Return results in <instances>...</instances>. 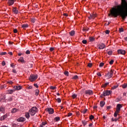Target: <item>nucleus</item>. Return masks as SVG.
<instances>
[{
  "instance_id": "7",
  "label": "nucleus",
  "mask_w": 127,
  "mask_h": 127,
  "mask_svg": "<svg viewBox=\"0 0 127 127\" xmlns=\"http://www.w3.org/2000/svg\"><path fill=\"white\" fill-rule=\"evenodd\" d=\"M46 111L47 112H48L49 114H50V115H52V114H53V113H54V110H53V109L52 108H47L46 109Z\"/></svg>"
},
{
  "instance_id": "36",
  "label": "nucleus",
  "mask_w": 127,
  "mask_h": 127,
  "mask_svg": "<svg viewBox=\"0 0 127 127\" xmlns=\"http://www.w3.org/2000/svg\"><path fill=\"white\" fill-rule=\"evenodd\" d=\"M113 64H114V60H111V61L109 62V64H110V65H113Z\"/></svg>"
},
{
  "instance_id": "22",
  "label": "nucleus",
  "mask_w": 127,
  "mask_h": 127,
  "mask_svg": "<svg viewBox=\"0 0 127 127\" xmlns=\"http://www.w3.org/2000/svg\"><path fill=\"white\" fill-rule=\"evenodd\" d=\"M21 26L22 28H27V27H28V25L27 24H24L22 25Z\"/></svg>"
},
{
  "instance_id": "50",
  "label": "nucleus",
  "mask_w": 127,
  "mask_h": 127,
  "mask_svg": "<svg viewBox=\"0 0 127 127\" xmlns=\"http://www.w3.org/2000/svg\"><path fill=\"white\" fill-rule=\"evenodd\" d=\"M14 33H17V29H15L13 30Z\"/></svg>"
},
{
  "instance_id": "1",
  "label": "nucleus",
  "mask_w": 127,
  "mask_h": 127,
  "mask_svg": "<svg viewBox=\"0 0 127 127\" xmlns=\"http://www.w3.org/2000/svg\"><path fill=\"white\" fill-rule=\"evenodd\" d=\"M114 17L120 16L123 20L127 17V2L126 0H122L121 4L113 7L110 11V14Z\"/></svg>"
},
{
  "instance_id": "4",
  "label": "nucleus",
  "mask_w": 127,
  "mask_h": 127,
  "mask_svg": "<svg viewBox=\"0 0 127 127\" xmlns=\"http://www.w3.org/2000/svg\"><path fill=\"white\" fill-rule=\"evenodd\" d=\"M113 75H114V71L111 69L110 71L108 72L106 75H105V77L107 78V79H111Z\"/></svg>"
},
{
  "instance_id": "45",
  "label": "nucleus",
  "mask_w": 127,
  "mask_h": 127,
  "mask_svg": "<svg viewBox=\"0 0 127 127\" xmlns=\"http://www.w3.org/2000/svg\"><path fill=\"white\" fill-rule=\"evenodd\" d=\"M120 32H124V28H122L119 29Z\"/></svg>"
},
{
  "instance_id": "27",
  "label": "nucleus",
  "mask_w": 127,
  "mask_h": 127,
  "mask_svg": "<svg viewBox=\"0 0 127 127\" xmlns=\"http://www.w3.org/2000/svg\"><path fill=\"white\" fill-rule=\"evenodd\" d=\"M38 95H39V90L38 89H36L35 90V95L38 96Z\"/></svg>"
},
{
  "instance_id": "51",
  "label": "nucleus",
  "mask_w": 127,
  "mask_h": 127,
  "mask_svg": "<svg viewBox=\"0 0 127 127\" xmlns=\"http://www.w3.org/2000/svg\"><path fill=\"white\" fill-rule=\"evenodd\" d=\"M31 21H32V22H33V23H34V22H35V19L32 18V19H31Z\"/></svg>"
},
{
  "instance_id": "54",
  "label": "nucleus",
  "mask_w": 127,
  "mask_h": 127,
  "mask_svg": "<svg viewBox=\"0 0 127 127\" xmlns=\"http://www.w3.org/2000/svg\"><path fill=\"white\" fill-rule=\"evenodd\" d=\"M34 87H36V88H38V85L36 83L34 84Z\"/></svg>"
},
{
  "instance_id": "42",
  "label": "nucleus",
  "mask_w": 127,
  "mask_h": 127,
  "mask_svg": "<svg viewBox=\"0 0 127 127\" xmlns=\"http://www.w3.org/2000/svg\"><path fill=\"white\" fill-rule=\"evenodd\" d=\"M97 75L98 77H102V74L100 73L99 72L97 73Z\"/></svg>"
},
{
  "instance_id": "48",
  "label": "nucleus",
  "mask_w": 127,
  "mask_h": 127,
  "mask_svg": "<svg viewBox=\"0 0 127 127\" xmlns=\"http://www.w3.org/2000/svg\"><path fill=\"white\" fill-rule=\"evenodd\" d=\"M105 33L106 34H109L110 33V31H109V30H107L105 31Z\"/></svg>"
},
{
  "instance_id": "30",
  "label": "nucleus",
  "mask_w": 127,
  "mask_h": 127,
  "mask_svg": "<svg viewBox=\"0 0 127 127\" xmlns=\"http://www.w3.org/2000/svg\"><path fill=\"white\" fill-rule=\"evenodd\" d=\"M0 112H2V113H3L4 112V108L2 107H0Z\"/></svg>"
},
{
  "instance_id": "55",
  "label": "nucleus",
  "mask_w": 127,
  "mask_h": 127,
  "mask_svg": "<svg viewBox=\"0 0 127 127\" xmlns=\"http://www.w3.org/2000/svg\"><path fill=\"white\" fill-rule=\"evenodd\" d=\"M5 62H4V61H3L2 62V66H5Z\"/></svg>"
},
{
  "instance_id": "10",
  "label": "nucleus",
  "mask_w": 127,
  "mask_h": 127,
  "mask_svg": "<svg viewBox=\"0 0 127 127\" xmlns=\"http://www.w3.org/2000/svg\"><path fill=\"white\" fill-rule=\"evenodd\" d=\"M21 86L20 85H18V86H14L13 87V89H14V91H18L19 90H21Z\"/></svg>"
},
{
  "instance_id": "12",
  "label": "nucleus",
  "mask_w": 127,
  "mask_h": 127,
  "mask_svg": "<svg viewBox=\"0 0 127 127\" xmlns=\"http://www.w3.org/2000/svg\"><path fill=\"white\" fill-rule=\"evenodd\" d=\"M97 16L96 14L91 13L90 14V16L88 17L89 19H94Z\"/></svg>"
},
{
  "instance_id": "53",
  "label": "nucleus",
  "mask_w": 127,
  "mask_h": 127,
  "mask_svg": "<svg viewBox=\"0 0 127 127\" xmlns=\"http://www.w3.org/2000/svg\"><path fill=\"white\" fill-rule=\"evenodd\" d=\"M72 115H73V114L69 113H68L67 117H71V116H72Z\"/></svg>"
},
{
  "instance_id": "5",
  "label": "nucleus",
  "mask_w": 127,
  "mask_h": 127,
  "mask_svg": "<svg viewBox=\"0 0 127 127\" xmlns=\"http://www.w3.org/2000/svg\"><path fill=\"white\" fill-rule=\"evenodd\" d=\"M112 94V91L111 90H105L103 91V96L106 97V96H110Z\"/></svg>"
},
{
  "instance_id": "35",
  "label": "nucleus",
  "mask_w": 127,
  "mask_h": 127,
  "mask_svg": "<svg viewBox=\"0 0 127 127\" xmlns=\"http://www.w3.org/2000/svg\"><path fill=\"white\" fill-rule=\"evenodd\" d=\"M104 65H105V64H104V63H101L99 64V67H103V66H104Z\"/></svg>"
},
{
  "instance_id": "58",
  "label": "nucleus",
  "mask_w": 127,
  "mask_h": 127,
  "mask_svg": "<svg viewBox=\"0 0 127 127\" xmlns=\"http://www.w3.org/2000/svg\"><path fill=\"white\" fill-rule=\"evenodd\" d=\"M111 108H112V107H111V106H107V110H110L111 109Z\"/></svg>"
},
{
  "instance_id": "64",
  "label": "nucleus",
  "mask_w": 127,
  "mask_h": 127,
  "mask_svg": "<svg viewBox=\"0 0 127 127\" xmlns=\"http://www.w3.org/2000/svg\"><path fill=\"white\" fill-rule=\"evenodd\" d=\"M8 54H9V55H11V56H12V52H9L8 53Z\"/></svg>"
},
{
  "instance_id": "21",
  "label": "nucleus",
  "mask_w": 127,
  "mask_h": 127,
  "mask_svg": "<svg viewBox=\"0 0 127 127\" xmlns=\"http://www.w3.org/2000/svg\"><path fill=\"white\" fill-rule=\"evenodd\" d=\"M119 87V84H117L116 85H114L112 87L111 90H115L117 89Z\"/></svg>"
},
{
  "instance_id": "43",
  "label": "nucleus",
  "mask_w": 127,
  "mask_h": 127,
  "mask_svg": "<svg viewBox=\"0 0 127 127\" xmlns=\"http://www.w3.org/2000/svg\"><path fill=\"white\" fill-rule=\"evenodd\" d=\"M76 97H77L76 94H74L72 95V97L73 98V99H75V98H76Z\"/></svg>"
},
{
  "instance_id": "16",
  "label": "nucleus",
  "mask_w": 127,
  "mask_h": 127,
  "mask_svg": "<svg viewBox=\"0 0 127 127\" xmlns=\"http://www.w3.org/2000/svg\"><path fill=\"white\" fill-rule=\"evenodd\" d=\"M106 104V102L105 101H101L100 103V106L101 107V108H103Z\"/></svg>"
},
{
  "instance_id": "63",
  "label": "nucleus",
  "mask_w": 127,
  "mask_h": 127,
  "mask_svg": "<svg viewBox=\"0 0 127 127\" xmlns=\"http://www.w3.org/2000/svg\"><path fill=\"white\" fill-rule=\"evenodd\" d=\"M9 101H10V102H11V101H12V98L10 97L9 99Z\"/></svg>"
},
{
  "instance_id": "29",
  "label": "nucleus",
  "mask_w": 127,
  "mask_h": 127,
  "mask_svg": "<svg viewBox=\"0 0 127 127\" xmlns=\"http://www.w3.org/2000/svg\"><path fill=\"white\" fill-rule=\"evenodd\" d=\"M108 85H109V82H107V83H105L104 84H103L102 87L103 88H106V87H107V86H108Z\"/></svg>"
},
{
  "instance_id": "6",
  "label": "nucleus",
  "mask_w": 127,
  "mask_h": 127,
  "mask_svg": "<svg viewBox=\"0 0 127 127\" xmlns=\"http://www.w3.org/2000/svg\"><path fill=\"white\" fill-rule=\"evenodd\" d=\"M122 108H123V105H122V104H117L116 111H117V113H120V112H121V109H122Z\"/></svg>"
},
{
  "instance_id": "41",
  "label": "nucleus",
  "mask_w": 127,
  "mask_h": 127,
  "mask_svg": "<svg viewBox=\"0 0 127 127\" xmlns=\"http://www.w3.org/2000/svg\"><path fill=\"white\" fill-rule=\"evenodd\" d=\"M72 79H74V80H76V79H78V76L77 75H75L74 76H73L72 77Z\"/></svg>"
},
{
  "instance_id": "62",
  "label": "nucleus",
  "mask_w": 127,
  "mask_h": 127,
  "mask_svg": "<svg viewBox=\"0 0 127 127\" xmlns=\"http://www.w3.org/2000/svg\"><path fill=\"white\" fill-rule=\"evenodd\" d=\"M103 96H104V92H103V94L100 95V97L103 98Z\"/></svg>"
},
{
  "instance_id": "40",
  "label": "nucleus",
  "mask_w": 127,
  "mask_h": 127,
  "mask_svg": "<svg viewBox=\"0 0 127 127\" xmlns=\"http://www.w3.org/2000/svg\"><path fill=\"white\" fill-rule=\"evenodd\" d=\"M56 100H57V102H58V103H60L61 102V99H60V98H57V99H56Z\"/></svg>"
},
{
  "instance_id": "32",
  "label": "nucleus",
  "mask_w": 127,
  "mask_h": 127,
  "mask_svg": "<svg viewBox=\"0 0 127 127\" xmlns=\"http://www.w3.org/2000/svg\"><path fill=\"white\" fill-rule=\"evenodd\" d=\"M120 112H117V111H115L114 113V117L116 118V117H118V114H119Z\"/></svg>"
},
{
  "instance_id": "9",
  "label": "nucleus",
  "mask_w": 127,
  "mask_h": 127,
  "mask_svg": "<svg viewBox=\"0 0 127 127\" xmlns=\"http://www.w3.org/2000/svg\"><path fill=\"white\" fill-rule=\"evenodd\" d=\"M118 53L119 54H121L122 55H125V54H126V51L122 49L118 50Z\"/></svg>"
},
{
  "instance_id": "18",
  "label": "nucleus",
  "mask_w": 127,
  "mask_h": 127,
  "mask_svg": "<svg viewBox=\"0 0 127 127\" xmlns=\"http://www.w3.org/2000/svg\"><path fill=\"white\" fill-rule=\"evenodd\" d=\"M17 111H18V110L16 109V108H13L11 110V113L12 114H14V113H16L17 112Z\"/></svg>"
},
{
  "instance_id": "8",
  "label": "nucleus",
  "mask_w": 127,
  "mask_h": 127,
  "mask_svg": "<svg viewBox=\"0 0 127 127\" xmlns=\"http://www.w3.org/2000/svg\"><path fill=\"white\" fill-rule=\"evenodd\" d=\"M97 48L99 49H104L106 48V45L104 44H100L97 46Z\"/></svg>"
},
{
  "instance_id": "38",
  "label": "nucleus",
  "mask_w": 127,
  "mask_h": 127,
  "mask_svg": "<svg viewBox=\"0 0 127 127\" xmlns=\"http://www.w3.org/2000/svg\"><path fill=\"white\" fill-rule=\"evenodd\" d=\"M50 89L51 90H55V89H56V86H51Z\"/></svg>"
},
{
  "instance_id": "26",
  "label": "nucleus",
  "mask_w": 127,
  "mask_h": 127,
  "mask_svg": "<svg viewBox=\"0 0 127 127\" xmlns=\"http://www.w3.org/2000/svg\"><path fill=\"white\" fill-rule=\"evenodd\" d=\"M55 121H56V122H59V121H60V117H57L55 118Z\"/></svg>"
},
{
  "instance_id": "15",
  "label": "nucleus",
  "mask_w": 127,
  "mask_h": 127,
  "mask_svg": "<svg viewBox=\"0 0 127 127\" xmlns=\"http://www.w3.org/2000/svg\"><path fill=\"white\" fill-rule=\"evenodd\" d=\"M12 11L14 13L17 14V13H18V10H17V9L16 8H13L12 9Z\"/></svg>"
},
{
  "instance_id": "34",
  "label": "nucleus",
  "mask_w": 127,
  "mask_h": 127,
  "mask_svg": "<svg viewBox=\"0 0 127 127\" xmlns=\"http://www.w3.org/2000/svg\"><path fill=\"white\" fill-rule=\"evenodd\" d=\"M87 111H88V109H85L82 111V113H83V114H86V113H87Z\"/></svg>"
},
{
  "instance_id": "39",
  "label": "nucleus",
  "mask_w": 127,
  "mask_h": 127,
  "mask_svg": "<svg viewBox=\"0 0 127 127\" xmlns=\"http://www.w3.org/2000/svg\"><path fill=\"white\" fill-rule=\"evenodd\" d=\"M107 54H108V55H112V54H113V51H110L108 52L107 53Z\"/></svg>"
},
{
  "instance_id": "46",
  "label": "nucleus",
  "mask_w": 127,
  "mask_h": 127,
  "mask_svg": "<svg viewBox=\"0 0 127 127\" xmlns=\"http://www.w3.org/2000/svg\"><path fill=\"white\" fill-rule=\"evenodd\" d=\"M26 54H27V55L30 54V51L29 50H27L26 51Z\"/></svg>"
},
{
  "instance_id": "56",
  "label": "nucleus",
  "mask_w": 127,
  "mask_h": 127,
  "mask_svg": "<svg viewBox=\"0 0 127 127\" xmlns=\"http://www.w3.org/2000/svg\"><path fill=\"white\" fill-rule=\"evenodd\" d=\"M13 83V82L11 81H9L8 82V84H10L11 85Z\"/></svg>"
},
{
  "instance_id": "11",
  "label": "nucleus",
  "mask_w": 127,
  "mask_h": 127,
  "mask_svg": "<svg viewBox=\"0 0 127 127\" xmlns=\"http://www.w3.org/2000/svg\"><path fill=\"white\" fill-rule=\"evenodd\" d=\"M85 93L86 95H89V96H91V95H93V91L90 90H85Z\"/></svg>"
},
{
  "instance_id": "31",
  "label": "nucleus",
  "mask_w": 127,
  "mask_h": 127,
  "mask_svg": "<svg viewBox=\"0 0 127 127\" xmlns=\"http://www.w3.org/2000/svg\"><path fill=\"white\" fill-rule=\"evenodd\" d=\"M82 123L84 127H85V126H86L87 125L88 122L84 121H82Z\"/></svg>"
},
{
  "instance_id": "24",
  "label": "nucleus",
  "mask_w": 127,
  "mask_h": 127,
  "mask_svg": "<svg viewBox=\"0 0 127 127\" xmlns=\"http://www.w3.org/2000/svg\"><path fill=\"white\" fill-rule=\"evenodd\" d=\"M89 40L90 41H91V42H93L95 41V38H94L93 37H89Z\"/></svg>"
},
{
  "instance_id": "28",
  "label": "nucleus",
  "mask_w": 127,
  "mask_h": 127,
  "mask_svg": "<svg viewBox=\"0 0 127 127\" xmlns=\"http://www.w3.org/2000/svg\"><path fill=\"white\" fill-rule=\"evenodd\" d=\"M122 87L123 88V89H126L127 87V83H125L122 85Z\"/></svg>"
},
{
  "instance_id": "25",
  "label": "nucleus",
  "mask_w": 127,
  "mask_h": 127,
  "mask_svg": "<svg viewBox=\"0 0 127 127\" xmlns=\"http://www.w3.org/2000/svg\"><path fill=\"white\" fill-rule=\"evenodd\" d=\"M29 115H30V114L28 113H26L25 117L27 119H29V118H30V116Z\"/></svg>"
},
{
  "instance_id": "14",
  "label": "nucleus",
  "mask_w": 127,
  "mask_h": 127,
  "mask_svg": "<svg viewBox=\"0 0 127 127\" xmlns=\"http://www.w3.org/2000/svg\"><path fill=\"white\" fill-rule=\"evenodd\" d=\"M7 118V114H5L4 115L0 117V121H4Z\"/></svg>"
},
{
  "instance_id": "60",
  "label": "nucleus",
  "mask_w": 127,
  "mask_h": 127,
  "mask_svg": "<svg viewBox=\"0 0 127 127\" xmlns=\"http://www.w3.org/2000/svg\"><path fill=\"white\" fill-rule=\"evenodd\" d=\"M119 119L120 118H117V119L116 118V119H114V121L117 122V121H119Z\"/></svg>"
},
{
  "instance_id": "47",
  "label": "nucleus",
  "mask_w": 127,
  "mask_h": 127,
  "mask_svg": "<svg viewBox=\"0 0 127 127\" xmlns=\"http://www.w3.org/2000/svg\"><path fill=\"white\" fill-rule=\"evenodd\" d=\"M94 116H93V115H91L90 116V117H89V119H90V120H93V119H94Z\"/></svg>"
},
{
  "instance_id": "49",
  "label": "nucleus",
  "mask_w": 127,
  "mask_h": 127,
  "mask_svg": "<svg viewBox=\"0 0 127 127\" xmlns=\"http://www.w3.org/2000/svg\"><path fill=\"white\" fill-rule=\"evenodd\" d=\"M12 72L13 73H14L15 74H16L17 72H16V70L13 69H12Z\"/></svg>"
},
{
  "instance_id": "20",
  "label": "nucleus",
  "mask_w": 127,
  "mask_h": 127,
  "mask_svg": "<svg viewBox=\"0 0 127 127\" xmlns=\"http://www.w3.org/2000/svg\"><path fill=\"white\" fill-rule=\"evenodd\" d=\"M18 61H20L21 63H24V60L23 59V57H20Z\"/></svg>"
},
{
  "instance_id": "2",
  "label": "nucleus",
  "mask_w": 127,
  "mask_h": 127,
  "mask_svg": "<svg viewBox=\"0 0 127 127\" xmlns=\"http://www.w3.org/2000/svg\"><path fill=\"white\" fill-rule=\"evenodd\" d=\"M38 112V109L36 107H33L29 110V113L31 116H34Z\"/></svg>"
},
{
  "instance_id": "37",
  "label": "nucleus",
  "mask_w": 127,
  "mask_h": 127,
  "mask_svg": "<svg viewBox=\"0 0 127 127\" xmlns=\"http://www.w3.org/2000/svg\"><path fill=\"white\" fill-rule=\"evenodd\" d=\"M82 42L83 44H87V40H82Z\"/></svg>"
},
{
  "instance_id": "23",
  "label": "nucleus",
  "mask_w": 127,
  "mask_h": 127,
  "mask_svg": "<svg viewBox=\"0 0 127 127\" xmlns=\"http://www.w3.org/2000/svg\"><path fill=\"white\" fill-rule=\"evenodd\" d=\"M15 91L14 89H10L8 90V94H12Z\"/></svg>"
},
{
  "instance_id": "57",
  "label": "nucleus",
  "mask_w": 127,
  "mask_h": 127,
  "mask_svg": "<svg viewBox=\"0 0 127 127\" xmlns=\"http://www.w3.org/2000/svg\"><path fill=\"white\" fill-rule=\"evenodd\" d=\"M54 50V48H51L50 49V51H53Z\"/></svg>"
},
{
  "instance_id": "59",
  "label": "nucleus",
  "mask_w": 127,
  "mask_h": 127,
  "mask_svg": "<svg viewBox=\"0 0 127 127\" xmlns=\"http://www.w3.org/2000/svg\"><path fill=\"white\" fill-rule=\"evenodd\" d=\"M32 88H33L32 86H29V87H28V89H32Z\"/></svg>"
},
{
  "instance_id": "3",
  "label": "nucleus",
  "mask_w": 127,
  "mask_h": 127,
  "mask_svg": "<svg viewBox=\"0 0 127 127\" xmlns=\"http://www.w3.org/2000/svg\"><path fill=\"white\" fill-rule=\"evenodd\" d=\"M38 78V75L37 74H31L29 80L30 82H34Z\"/></svg>"
},
{
  "instance_id": "17",
  "label": "nucleus",
  "mask_w": 127,
  "mask_h": 127,
  "mask_svg": "<svg viewBox=\"0 0 127 127\" xmlns=\"http://www.w3.org/2000/svg\"><path fill=\"white\" fill-rule=\"evenodd\" d=\"M47 122H43L42 124L40 125V127H45V125H47Z\"/></svg>"
},
{
  "instance_id": "61",
  "label": "nucleus",
  "mask_w": 127,
  "mask_h": 127,
  "mask_svg": "<svg viewBox=\"0 0 127 127\" xmlns=\"http://www.w3.org/2000/svg\"><path fill=\"white\" fill-rule=\"evenodd\" d=\"M93 126V124L92 123H90L89 125V127H91Z\"/></svg>"
},
{
  "instance_id": "44",
  "label": "nucleus",
  "mask_w": 127,
  "mask_h": 127,
  "mask_svg": "<svg viewBox=\"0 0 127 127\" xmlns=\"http://www.w3.org/2000/svg\"><path fill=\"white\" fill-rule=\"evenodd\" d=\"M0 55H6V52H2L0 53Z\"/></svg>"
},
{
  "instance_id": "19",
  "label": "nucleus",
  "mask_w": 127,
  "mask_h": 127,
  "mask_svg": "<svg viewBox=\"0 0 127 127\" xmlns=\"http://www.w3.org/2000/svg\"><path fill=\"white\" fill-rule=\"evenodd\" d=\"M69 35H70V36H74V35H75V31L72 30L71 31H70L69 32Z\"/></svg>"
},
{
  "instance_id": "13",
  "label": "nucleus",
  "mask_w": 127,
  "mask_h": 127,
  "mask_svg": "<svg viewBox=\"0 0 127 127\" xmlns=\"http://www.w3.org/2000/svg\"><path fill=\"white\" fill-rule=\"evenodd\" d=\"M17 121L20 122V123H22L25 121V119L23 117H20L17 120Z\"/></svg>"
},
{
  "instance_id": "52",
  "label": "nucleus",
  "mask_w": 127,
  "mask_h": 127,
  "mask_svg": "<svg viewBox=\"0 0 127 127\" xmlns=\"http://www.w3.org/2000/svg\"><path fill=\"white\" fill-rule=\"evenodd\" d=\"M92 63H89L88 64V66L91 67H92Z\"/></svg>"
},
{
  "instance_id": "33",
  "label": "nucleus",
  "mask_w": 127,
  "mask_h": 127,
  "mask_svg": "<svg viewBox=\"0 0 127 127\" xmlns=\"http://www.w3.org/2000/svg\"><path fill=\"white\" fill-rule=\"evenodd\" d=\"M64 75H65V76H69V72L66 71L64 72Z\"/></svg>"
}]
</instances>
